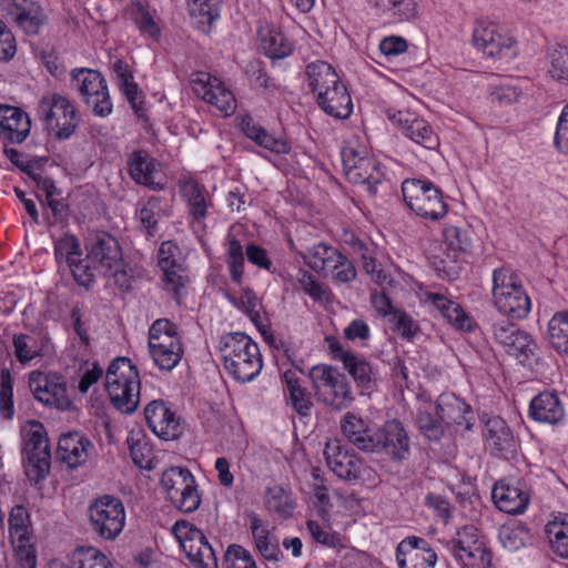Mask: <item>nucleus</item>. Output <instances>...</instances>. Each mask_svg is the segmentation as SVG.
<instances>
[{
	"label": "nucleus",
	"mask_w": 568,
	"mask_h": 568,
	"mask_svg": "<svg viewBox=\"0 0 568 568\" xmlns=\"http://www.w3.org/2000/svg\"><path fill=\"white\" fill-rule=\"evenodd\" d=\"M220 352L226 372L237 382L253 381L263 367L258 345L245 333L233 332L222 336Z\"/></svg>",
	"instance_id": "f257e3e1"
},
{
	"label": "nucleus",
	"mask_w": 568,
	"mask_h": 568,
	"mask_svg": "<svg viewBox=\"0 0 568 568\" xmlns=\"http://www.w3.org/2000/svg\"><path fill=\"white\" fill-rule=\"evenodd\" d=\"M140 375L136 366L126 357L113 359L105 374V388L113 406L132 414L140 403Z\"/></svg>",
	"instance_id": "f03ea898"
},
{
	"label": "nucleus",
	"mask_w": 568,
	"mask_h": 568,
	"mask_svg": "<svg viewBox=\"0 0 568 568\" xmlns=\"http://www.w3.org/2000/svg\"><path fill=\"white\" fill-rule=\"evenodd\" d=\"M493 297L497 310L513 320L525 318L531 308L530 298L521 281L507 267L493 273Z\"/></svg>",
	"instance_id": "7ed1b4c3"
},
{
	"label": "nucleus",
	"mask_w": 568,
	"mask_h": 568,
	"mask_svg": "<svg viewBox=\"0 0 568 568\" xmlns=\"http://www.w3.org/2000/svg\"><path fill=\"white\" fill-rule=\"evenodd\" d=\"M317 399L336 410L349 407L354 400L349 382L337 367L317 364L308 372Z\"/></svg>",
	"instance_id": "20e7f679"
},
{
	"label": "nucleus",
	"mask_w": 568,
	"mask_h": 568,
	"mask_svg": "<svg viewBox=\"0 0 568 568\" xmlns=\"http://www.w3.org/2000/svg\"><path fill=\"white\" fill-rule=\"evenodd\" d=\"M38 115L45 130L58 140H68L80 124V115L65 97L51 93L43 95L38 104Z\"/></svg>",
	"instance_id": "39448f33"
},
{
	"label": "nucleus",
	"mask_w": 568,
	"mask_h": 568,
	"mask_svg": "<svg viewBox=\"0 0 568 568\" xmlns=\"http://www.w3.org/2000/svg\"><path fill=\"white\" fill-rule=\"evenodd\" d=\"M91 531L105 541L115 540L125 525V508L122 500L112 495L94 498L88 507Z\"/></svg>",
	"instance_id": "423d86ee"
},
{
	"label": "nucleus",
	"mask_w": 568,
	"mask_h": 568,
	"mask_svg": "<svg viewBox=\"0 0 568 568\" xmlns=\"http://www.w3.org/2000/svg\"><path fill=\"white\" fill-rule=\"evenodd\" d=\"M402 193L406 205L423 219L438 221L447 213L442 191L430 181L407 179Z\"/></svg>",
	"instance_id": "0eeeda50"
},
{
	"label": "nucleus",
	"mask_w": 568,
	"mask_h": 568,
	"mask_svg": "<svg viewBox=\"0 0 568 568\" xmlns=\"http://www.w3.org/2000/svg\"><path fill=\"white\" fill-rule=\"evenodd\" d=\"M71 85L75 88L94 115L105 118L112 112L106 81L102 73L93 69H73Z\"/></svg>",
	"instance_id": "6e6552de"
},
{
	"label": "nucleus",
	"mask_w": 568,
	"mask_h": 568,
	"mask_svg": "<svg viewBox=\"0 0 568 568\" xmlns=\"http://www.w3.org/2000/svg\"><path fill=\"white\" fill-rule=\"evenodd\" d=\"M490 333L493 339L503 346L508 355L514 356L521 365L531 364L536 344L517 324L506 318L491 320Z\"/></svg>",
	"instance_id": "1a4fd4ad"
},
{
	"label": "nucleus",
	"mask_w": 568,
	"mask_h": 568,
	"mask_svg": "<svg viewBox=\"0 0 568 568\" xmlns=\"http://www.w3.org/2000/svg\"><path fill=\"white\" fill-rule=\"evenodd\" d=\"M0 10L29 37L38 36L48 23L44 9L34 0H0Z\"/></svg>",
	"instance_id": "9d476101"
},
{
	"label": "nucleus",
	"mask_w": 568,
	"mask_h": 568,
	"mask_svg": "<svg viewBox=\"0 0 568 568\" xmlns=\"http://www.w3.org/2000/svg\"><path fill=\"white\" fill-rule=\"evenodd\" d=\"M410 453V439L404 425L397 420H387L378 428V437L373 454L385 455L389 460L402 463Z\"/></svg>",
	"instance_id": "9b49d317"
},
{
	"label": "nucleus",
	"mask_w": 568,
	"mask_h": 568,
	"mask_svg": "<svg viewBox=\"0 0 568 568\" xmlns=\"http://www.w3.org/2000/svg\"><path fill=\"white\" fill-rule=\"evenodd\" d=\"M29 388L34 398L45 405L64 408L70 404L67 384L61 375L33 371L29 375Z\"/></svg>",
	"instance_id": "f8f14e48"
},
{
	"label": "nucleus",
	"mask_w": 568,
	"mask_h": 568,
	"mask_svg": "<svg viewBox=\"0 0 568 568\" xmlns=\"http://www.w3.org/2000/svg\"><path fill=\"white\" fill-rule=\"evenodd\" d=\"M89 260L99 274H108L114 267L123 266V254L119 241L108 232L94 235L88 248Z\"/></svg>",
	"instance_id": "ddd939ff"
},
{
	"label": "nucleus",
	"mask_w": 568,
	"mask_h": 568,
	"mask_svg": "<svg viewBox=\"0 0 568 568\" xmlns=\"http://www.w3.org/2000/svg\"><path fill=\"white\" fill-rule=\"evenodd\" d=\"M484 440L485 446L495 457L511 459L517 452V443L515 437L506 424L499 416L488 417L484 420Z\"/></svg>",
	"instance_id": "4468645a"
},
{
	"label": "nucleus",
	"mask_w": 568,
	"mask_h": 568,
	"mask_svg": "<svg viewBox=\"0 0 568 568\" xmlns=\"http://www.w3.org/2000/svg\"><path fill=\"white\" fill-rule=\"evenodd\" d=\"M473 43L484 54L491 58L511 57L514 54L511 38L498 32L493 22L478 20L473 30Z\"/></svg>",
	"instance_id": "2eb2a0df"
},
{
	"label": "nucleus",
	"mask_w": 568,
	"mask_h": 568,
	"mask_svg": "<svg viewBox=\"0 0 568 568\" xmlns=\"http://www.w3.org/2000/svg\"><path fill=\"white\" fill-rule=\"evenodd\" d=\"M148 427L161 439L173 440L182 434L180 418L162 399L150 402L144 408Z\"/></svg>",
	"instance_id": "dca6fc26"
},
{
	"label": "nucleus",
	"mask_w": 568,
	"mask_h": 568,
	"mask_svg": "<svg viewBox=\"0 0 568 568\" xmlns=\"http://www.w3.org/2000/svg\"><path fill=\"white\" fill-rule=\"evenodd\" d=\"M324 455L327 466L338 478L346 481H356L361 478L364 462L355 453L344 449L337 443H328Z\"/></svg>",
	"instance_id": "f3484780"
},
{
	"label": "nucleus",
	"mask_w": 568,
	"mask_h": 568,
	"mask_svg": "<svg viewBox=\"0 0 568 568\" xmlns=\"http://www.w3.org/2000/svg\"><path fill=\"white\" fill-rule=\"evenodd\" d=\"M92 449L93 444L88 437L79 432H70L60 436L57 458L68 468L75 469L87 463Z\"/></svg>",
	"instance_id": "a211bd4d"
},
{
	"label": "nucleus",
	"mask_w": 568,
	"mask_h": 568,
	"mask_svg": "<svg viewBox=\"0 0 568 568\" xmlns=\"http://www.w3.org/2000/svg\"><path fill=\"white\" fill-rule=\"evenodd\" d=\"M491 499L496 507L507 514H521L529 504L527 491L519 487L518 481L498 480L491 489Z\"/></svg>",
	"instance_id": "6ab92c4d"
},
{
	"label": "nucleus",
	"mask_w": 568,
	"mask_h": 568,
	"mask_svg": "<svg viewBox=\"0 0 568 568\" xmlns=\"http://www.w3.org/2000/svg\"><path fill=\"white\" fill-rule=\"evenodd\" d=\"M31 120L20 108L0 104V138L9 143H22L30 133Z\"/></svg>",
	"instance_id": "aec40b11"
},
{
	"label": "nucleus",
	"mask_w": 568,
	"mask_h": 568,
	"mask_svg": "<svg viewBox=\"0 0 568 568\" xmlns=\"http://www.w3.org/2000/svg\"><path fill=\"white\" fill-rule=\"evenodd\" d=\"M315 100L322 111L335 119L346 120L353 113L352 98L342 80L329 85L326 92L322 91Z\"/></svg>",
	"instance_id": "412c9836"
},
{
	"label": "nucleus",
	"mask_w": 568,
	"mask_h": 568,
	"mask_svg": "<svg viewBox=\"0 0 568 568\" xmlns=\"http://www.w3.org/2000/svg\"><path fill=\"white\" fill-rule=\"evenodd\" d=\"M390 119L402 126L407 138L425 149L435 150L439 145L437 134L424 119L402 111H398Z\"/></svg>",
	"instance_id": "4be33fe9"
},
{
	"label": "nucleus",
	"mask_w": 568,
	"mask_h": 568,
	"mask_svg": "<svg viewBox=\"0 0 568 568\" xmlns=\"http://www.w3.org/2000/svg\"><path fill=\"white\" fill-rule=\"evenodd\" d=\"M435 409L440 415L445 426L452 424L465 425L467 429H470L471 425L469 422L473 419V409L470 405L455 395L442 394L436 400Z\"/></svg>",
	"instance_id": "5701e85b"
},
{
	"label": "nucleus",
	"mask_w": 568,
	"mask_h": 568,
	"mask_svg": "<svg viewBox=\"0 0 568 568\" xmlns=\"http://www.w3.org/2000/svg\"><path fill=\"white\" fill-rule=\"evenodd\" d=\"M564 415L562 404L556 393H539L530 402L529 416L536 422L555 425L561 422Z\"/></svg>",
	"instance_id": "b1692460"
},
{
	"label": "nucleus",
	"mask_w": 568,
	"mask_h": 568,
	"mask_svg": "<svg viewBox=\"0 0 568 568\" xmlns=\"http://www.w3.org/2000/svg\"><path fill=\"white\" fill-rule=\"evenodd\" d=\"M112 70L115 73L118 85L139 118L145 115L143 93L134 81L133 73L126 62L121 59L114 61Z\"/></svg>",
	"instance_id": "393cba45"
},
{
	"label": "nucleus",
	"mask_w": 568,
	"mask_h": 568,
	"mask_svg": "<svg viewBox=\"0 0 568 568\" xmlns=\"http://www.w3.org/2000/svg\"><path fill=\"white\" fill-rule=\"evenodd\" d=\"M241 130L246 138L254 141L258 146L275 154H287L291 151V144L286 139L268 133L263 126L254 122L251 116L242 119Z\"/></svg>",
	"instance_id": "a878e982"
},
{
	"label": "nucleus",
	"mask_w": 568,
	"mask_h": 568,
	"mask_svg": "<svg viewBox=\"0 0 568 568\" xmlns=\"http://www.w3.org/2000/svg\"><path fill=\"white\" fill-rule=\"evenodd\" d=\"M182 549L195 568H217L215 550L202 531H194L193 537L182 541Z\"/></svg>",
	"instance_id": "bb28decb"
},
{
	"label": "nucleus",
	"mask_w": 568,
	"mask_h": 568,
	"mask_svg": "<svg viewBox=\"0 0 568 568\" xmlns=\"http://www.w3.org/2000/svg\"><path fill=\"white\" fill-rule=\"evenodd\" d=\"M128 169L131 179L140 185L159 191L163 184L154 182L153 171L155 160L145 150H135L128 158Z\"/></svg>",
	"instance_id": "cd10ccee"
},
{
	"label": "nucleus",
	"mask_w": 568,
	"mask_h": 568,
	"mask_svg": "<svg viewBox=\"0 0 568 568\" xmlns=\"http://www.w3.org/2000/svg\"><path fill=\"white\" fill-rule=\"evenodd\" d=\"M420 0H367L379 17L392 22H408L418 14Z\"/></svg>",
	"instance_id": "c85d7f7f"
},
{
	"label": "nucleus",
	"mask_w": 568,
	"mask_h": 568,
	"mask_svg": "<svg viewBox=\"0 0 568 568\" xmlns=\"http://www.w3.org/2000/svg\"><path fill=\"white\" fill-rule=\"evenodd\" d=\"M187 10L195 29L210 34L221 14L222 0H186Z\"/></svg>",
	"instance_id": "c756f323"
},
{
	"label": "nucleus",
	"mask_w": 568,
	"mask_h": 568,
	"mask_svg": "<svg viewBox=\"0 0 568 568\" xmlns=\"http://www.w3.org/2000/svg\"><path fill=\"white\" fill-rule=\"evenodd\" d=\"M261 50L272 60L284 59L293 52V45L282 31L265 26L258 29Z\"/></svg>",
	"instance_id": "7c9ffc66"
},
{
	"label": "nucleus",
	"mask_w": 568,
	"mask_h": 568,
	"mask_svg": "<svg viewBox=\"0 0 568 568\" xmlns=\"http://www.w3.org/2000/svg\"><path fill=\"white\" fill-rule=\"evenodd\" d=\"M305 74L307 85L315 98L320 95L322 91L326 92L329 85L341 80L333 65L322 60L308 63L305 69Z\"/></svg>",
	"instance_id": "2f4dec72"
},
{
	"label": "nucleus",
	"mask_w": 568,
	"mask_h": 568,
	"mask_svg": "<svg viewBox=\"0 0 568 568\" xmlns=\"http://www.w3.org/2000/svg\"><path fill=\"white\" fill-rule=\"evenodd\" d=\"M282 381L285 384V389L294 410L300 416H308L313 403L310 393L301 385L297 374L288 369L283 374Z\"/></svg>",
	"instance_id": "473e14b6"
},
{
	"label": "nucleus",
	"mask_w": 568,
	"mask_h": 568,
	"mask_svg": "<svg viewBox=\"0 0 568 568\" xmlns=\"http://www.w3.org/2000/svg\"><path fill=\"white\" fill-rule=\"evenodd\" d=\"M23 448L22 455H42L50 453V444L47 437V430L42 423L38 420H29L22 428Z\"/></svg>",
	"instance_id": "72a5a7b5"
},
{
	"label": "nucleus",
	"mask_w": 568,
	"mask_h": 568,
	"mask_svg": "<svg viewBox=\"0 0 568 568\" xmlns=\"http://www.w3.org/2000/svg\"><path fill=\"white\" fill-rule=\"evenodd\" d=\"M182 195L187 203L189 213L193 220L196 222L204 220L207 215V207L211 205L204 186L196 181H187L182 186Z\"/></svg>",
	"instance_id": "f704fd0d"
},
{
	"label": "nucleus",
	"mask_w": 568,
	"mask_h": 568,
	"mask_svg": "<svg viewBox=\"0 0 568 568\" xmlns=\"http://www.w3.org/2000/svg\"><path fill=\"white\" fill-rule=\"evenodd\" d=\"M176 348L183 347L178 333V327L168 318H159L153 322L149 329V348L162 346Z\"/></svg>",
	"instance_id": "c9c22d12"
},
{
	"label": "nucleus",
	"mask_w": 568,
	"mask_h": 568,
	"mask_svg": "<svg viewBox=\"0 0 568 568\" xmlns=\"http://www.w3.org/2000/svg\"><path fill=\"white\" fill-rule=\"evenodd\" d=\"M347 180L353 184L363 185L371 195L377 193V185L381 183V172L376 162L371 158L345 172Z\"/></svg>",
	"instance_id": "e433bc0d"
},
{
	"label": "nucleus",
	"mask_w": 568,
	"mask_h": 568,
	"mask_svg": "<svg viewBox=\"0 0 568 568\" xmlns=\"http://www.w3.org/2000/svg\"><path fill=\"white\" fill-rule=\"evenodd\" d=\"M344 368L353 377L357 387L364 392H371L374 385L375 372L368 361L358 354L347 356L344 361Z\"/></svg>",
	"instance_id": "4c0bfd02"
},
{
	"label": "nucleus",
	"mask_w": 568,
	"mask_h": 568,
	"mask_svg": "<svg viewBox=\"0 0 568 568\" xmlns=\"http://www.w3.org/2000/svg\"><path fill=\"white\" fill-rule=\"evenodd\" d=\"M547 73L556 82L568 85V45L556 43L547 51Z\"/></svg>",
	"instance_id": "58836bf2"
},
{
	"label": "nucleus",
	"mask_w": 568,
	"mask_h": 568,
	"mask_svg": "<svg viewBox=\"0 0 568 568\" xmlns=\"http://www.w3.org/2000/svg\"><path fill=\"white\" fill-rule=\"evenodd\" d=\"M546 534L552 551L568 559V515L556 517L546 525Z\"/></svg>",
	"instance_id": "ea45409f"
},
{
	"label": "nucleus",
	"mask_w": 568,
	"mask_h": 568,
	"mask_svg": "<svg viewBox=\"0 0 568 568\" xmlns=\"http://www.w3.org/2000/svg\"><path fill=\"white\" fill-rule=\"evenodd\" d=\"M337 252V248L321 242L308 247L301 255L306 265L315 272H326L327 268L332 267Z\"/></svg>",
	"instance_id": "a19ab883"
},
{
	"label": "nucleus",
	"mask_w": 568,
	"mask_h": 568,
	"mask_svg": "<svg viewBox=\"0 0 568 568\" xmlns=\"http://www.w3.org/2000/svg\"><path fill=\"white\" fill-rule=\"evenodd\" d=\"M498 538L505 549L516 551L530 541L531 534L523 524L504 525L499 528Z\"/></svg>",
	"instance_id": "79ce46f5"
},
{
	"label": "nucleus",
	"mask_w": 568,
	"mask_h": 568,
	"mask_svg": "<svg viewBox=\"0 0 568 568\" xmlns=\"http://www.w3.org/2000/svg\"><path fill=\"white\" fill-rule=\"evenodd\" d=\"M9 534L11 541L31 538L32 527L30 514L22 505H16L9 515Z\"/></svg>",
	"instance_id": "37998d69"
},
{
	"label": "nucleus",
	"mask_w": 568,
	"mask_h": 568,
	"mask_svg": "<svg viewBox=\"0 0 568 568\" xmlns=\"http://www.w3.org/2000/svg\"><path fill=\"white\" fill-rule=\"evenodd\" d=\"M366 425L367 422L353 412H347L341 419V430L343 435L356 448L368 447V443L371 444L368 438L359 437Z\"/></svg>",
	"instance_id": "c03bdc74"
},
{
	"label": "nucleus",
	"mask_w": 568,
	"mask_h": 568,
	"mask_svg": "<svg viewBox=\"0 0 568 568\" xmlns=\"http://www.w3.org/2000/svg\"><path fill=\"white\" fill-rule=\"evenodd\" d=\"M194 479L192 473L184 467H171L166 469L161 477V485L168 499L178 497L181 489H185L186 483Z\"/></svg>",
	"instance_id": "a18cd8bd"
},
{
	"label": "nucleus",
	"mask_w": 568,
	"mask_h": 568,
	"mask_svg": "<svg viewBox=\"0 0 568 568\" xmlns=\"http://www.w3.org/2000/svg\"><path fill=\"white\" fill-rule=\"evenodd\" d=\"M416 425L419 432L429 440H439L445 432V423L436 409L435 413L427 409H418Z\"/></svg>",
	"instance_id": "49530a36"
},
{
	"label": "nucleus",
	"mask_w": 568,
	"mask_h": 568,
	"mask_svg": "<svg viewBox=\"0 0 568 568\" xmlns=\"http://www.w3.org/2000/svg\"><path fill=\"white\" fill-rule=\"evenodd\" d=\"M548 333L552 347L568 354V312H559L552 316Z\"/></svg>",
	"instance_id": "de8ad7c7"
},
{
	"label": "nucleus",
	"mask_w": 568,
	"mask_h": 568,
	"mask_svg": "<svg viewBox=\"0 0 568 568\" xmlns=\"http://www.w3.org/2000/svg\"><path fill=\"white\" fill-rule=\"evenodd\" d=\"M51 453L42 455H31L23 457L24 474L30 481L39 484L44 480L50 473Z\"/></svg>",
	"instance_id": "09e8293b"
},
{
	"label": "nucleus",
	"mask_w": 568,
	"mask_h": 568,
	"mask_svg": "<svg viewBox=\"0 0 568 568\" xmlns=\"http://www.w3.org/2000/svg\"><path fill=\"white\" fill-rule=\"evenodd\" d=\"M479 531L474 525H466L457 530L456 536L447 542L454 557L480 544Z\"/></svg>",
	"instance_id": "8fccbe9b"
},
{
	"label": "nucleus",
	"mask_w": 568,
	"mask_h": 568,
	"mask_svg": "<svg viewBox=\"0 0 568 568\" xmlns=\"http://www.w3.org/2000/svg\"><path fill=\"white\" fill-rule=\"evenodd\" d=\"M72 560L78 568H113L106 556L94 547H78Z\"/></svg>",
	"instance_id": "3c124183"
},
{
	"label": "nucleus",
	"mask_w": 568,
	"mask_h": 568,
	"mask_svg": "<svg viewBox=\"0 0 568 568\" xmlns=\"http://www.w3.org/2000/svg\"><path fill=\"white\" fill-rule=\"evenodd\" d=\"M171 504L182 513L190 514L199 509L201 505V496L197 491L195 478L186 483L185 489L178 493V497L169 499Z\"/></svg>",
	"instance_id": "603ef678"
},
{
	"label": "nucleus",
	"mask_w": 568,
	"mask_h": 568,
	"mask_svg": "<svg viewBox=\"0 0 568 568\" xmlns=\"http://www.w3.org/2000/svg\"><path fill=\"white\" fill-rule=\"evenodd\" d=\"M454 558L465 568H489L491 566V552L486 548L484 541Z\"/></svg>",
	"instance_id": "864d4df0"
},
{
	"label": "nucleus",
	"mask_w": 568,
	"mask_h": 568,
	"mask_svg": "<svg viewBox=\"0 0 568 568\" xmlns=\"http://www.w3.org/2000/svg\"><path fill=\"white\" fill-rule=\"evenodd\" d=\"M79 240L72 234H64L54 244V257L57 263L67 265L81 257Z\"/></svg>",
	"instance_id": "5fc2aeb1"
},
{
	"label": "nucleus",
	"mask_w": 568,
	"mask_h": 568,
	"mask_svg": "<svg viewBox=\"0 0 568 568\" xmlns=\"http://www.w3.org/2000/svg\"><path fill=\"white\" fill-rule=\"evenodd\" d=\"M67 266L78 285L89 288L93 284L97 268L88 254L84 258L79 257Z\"/></svg>",
	"instance_id": "6e6d98bb"
},
{
	"label": "nucleus",
	"mask_w": 568,
	"mask_h": 568,
	"mask_svg": "<svg viewBox=\"0 0 568 568\" xmlns=\"http://www.w3.org/2000/svg\"><path fill=\"white\" fill-rule=\"evenodd\" d=\"M0 412L3 418L13 416V379L9 368H2L0 372Z\"/></svg>",
	"instance_id": "4d7b16f0"
},
{
	"label": "nucleus",
	"mask_w": 568,
	"mask_h": 568,
	"mask_svg": "<svg viewBox=\"0 0 568 568\" xmlns=\"http://www.w3.org/2000/svg\"><path fill=\"white\" fill-rule=\"evenodd\" d=\"M227 298L234 306L243 311L257 327H260L261 315L257 310L260 303L252 290L244 288L239 298L232 295H227Z\"/></svg>",
	"instance_id": "13d9d810"
},
{
	"label": "nucleus",
	"mask_w": 568,
	"mask_h": 568,
	"mask_svg": "<svg viewBox=\"0 0 568 568\" xmlns=\"http://www.w3.org/2000/svg\"><path fill=\"white\" fill-rule=\"evenodd\" d=\"M325 273H331L332 277L341 283L352 282L357 274L353 262L339 251L335 255L332 267L327 268Z\"/></svg>",
	"instance_id": "bf43d9fd"
},
{
	"label": "nucleus",
	"mask_w": 568,
	"mask_h": 568,
	"mask_svg": "<svg viewBox=\"0 0 568 568\" xmlns=\"http://www.w3.org/2000/svg\"><path fill=\"white\" fill-rule=\"evenodd\" d=\"M150 354L154 363L163 371H172L183 356V347H166L165 345L158 348H150Z\"/></svg>",
	"instance_id": "052dcab7"
},
{
	"label": "nucleus",
	"mask_w": 568,
	"mask_h": 568,
	"mask_svg": "<svg viewBox=\"0 0 568 568\" xmlns=\"http://www.w3.org/2000/svg\"><path fill=\"white\" fill-rule=\"evenodd\" d=\"M399 568H434L437 561V555L433 550L404 554L396 557Z\"/></svg>",
	"instance_id": "680f3d73"
},
{
	"label": "nucleus",
	"mask_w": 568,
	"mask_h": 568,
	"mask_svg": "<svg viewBox=\"0 0 568 568\" xmlns=\"http://www.w3.org/2000/svg\"><path fill=\"white\" fill-rule=\"evenodd\" d=\"M130 454L133 464L140 469L152 470L154 468L153 449L146 440L136 439L130 443Z\"/></svg>",
	"instance_id": "e2e57ef3"
},
{
	"label": "nucleus",
	"mask_w": 568,
	"mask_h": 568,
	"mask_svg": "<svg viewBox=\"0 0 568 568\" xmlns=\"http://www.w3.org/2000/svg\"><path fill=\"white\" fill-rule=\"evenodd\" d=\"M203 100L215 105L219 110L226 114L233 112L235 108V101L232 92L223 88L221 82L216 84L214 89L204 91Z\"/></svg>",
	"instance_id": "0e129e2a"
},
{
	"label": "nucleus",
	"mask_w": 568,
	"mask_h": 568,
	"mask_svg": "<svg viewBox=\"0 0 568 568\" xmlns=\"http://www.w3.org/2000/svg\"><path fill=\"white\" fill-rule=\"evenodd\" d=\"M226 568H256L251 554L240 545H230L224 554Z\"/></svg>",
	"instance_id": "69168bd1"
},
{
	"label": "nucleus",
	"mask_w": 568,
	"mask_h": 568,
	"mask_svg": "<svg viewBox=\"0 0 568 568\" xmlns=\"http://www.w3.org/2000/svg\"><path fill=\"white\" fill-rule=\"evenodd\" d=\"M133 6L135 8L134 20L139 30L153 39H158L161 30L151 13L141 1L134 2Z\"/></svg>",
	"instance_id": "338daca9"
},
{
	"label": "nucleus",
	"mask_w": 568,
	"mask_h": 568,
	"mask_svg": "<svg viewBox=\"0 0 568 568\" xmlns=\"http://www.w3.org/2000/svg\"><path fill=\"white\" fill-rule=\"evenodd\" d=\"M14 547L16 558L20 568H36L37 551L31 544V538L11 541Z\"/></svg>",
	"instance_id": "774afa93"
}]
</instances>
